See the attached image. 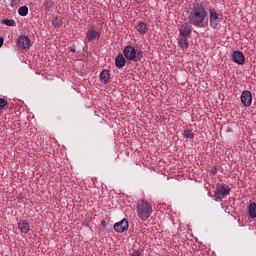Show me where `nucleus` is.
<instances>
[{"label": "nucleus", "instance_id": "2eb2a0df", "mask_svg": "<svg viewBox=\"0 0 256 256\" xmlns=\"http://www.w3.org/2000/svg\"><path fill=\"white\" fill-rule=\"evenodd\" d=\"M248 213L251 217V219L256 218V203H251L248 208Z\"/></svg>", "mask_w": 256, "mask_h": 256}, {"label": "nucleus", "instance_id": "393cba45", "mask_svg": "<svg viewBox=\"0 0 256 256\" xmlns=\"http://www.w3.org/2000/svg\"><path fill=\"white\" fill-rule=\"evenodd\" d=\"M131 256H141V252L139 250H133Z\"/></svg>", "mask_w": 256, "mask_h": 256}, {"label": "nucleus", "instance_id": "1a4fd4ad", "mask_svg": "<svg viewBox=\"0 0 256 256\" xmlns=\"http://www.w3.org/2000/svg\"><path fill=\"white\" fill-rule=\"evenodd\" d=\"M232 59L234 63H237V65H245V55H243V52L241 51H234Z\"/></svg>", "mask_w": 256, "mask_h": 256}, {"label": "nucleus", "instance_id": "423d86ee", "mask_svg": "<svg viewBox=\"0 0 256 256\" xmlns=\"http://www.w3.org/2000/svg\"><path fill=\"white\" fill-rule=\"evenodd\" d=\"M16 43L17 47H19L21 50L29 49V47H31V39H29V36L20 35Z\"/></svg>", "mask_w": 256, "mask_h": 256}, {"label": "nucleus", "instance_id": "b1692460", "mask_svg": "<svg viewBox=\"0 0 256 256\" xmlns=\"http://www.w3.org/2000/svg\"><path fill=\"white\" fill-rule=\"evenodd\" d=\"M210 173H211V175H217V167H212L211 169H210Z\"/></svg>", "mask_w": 256, "mask_h": 256}, {"label": "nucleus", "instance_id": "c756f323", "mask_svg": "<svg viewBox=\"0 0 256 256\" xmlns=\"http://www.w3.org/2000/svg\"><path fill=\"white\" fill-rule=\"evenodd\" d=\"M102 225H105V221H102Z\"/></svg>", "mask_w": 256, "mask_h": 256}, {"label": "nucleus", "instance_id": "dca6fc26", "mask_svg": "<svg viewBox=\"0 0 256 256\" xmlns=\"http://www.w3.org/2000/svg\"><path fill=\"white\" fill-rule=\"evenodd\" d=\"M28 14H29V7L21 6L18 9V15H20L21 17H27Z\"/></svg>", "mask_w": 256, "mask_h": 256}, {"label": "nucleus", "instance_id": "a211bd4d", "mask_svg": "<svg viewBox=\"0 0 256 256\" xmlns=\"http://www.w3.org/2000/svg\"><path fill=\"white\" fill-rule=\"evenodd\" d=\"M209 13H210V20H212V21L219 20V14L217 13V11L210 9Z\"/></svg>", "mask_w": 256, "mask_h": 256}, {"label": "nucleus", "instance_id": "c85d7f7f", "mask_svg": "<svg viewBox=\"0 0 256 256\" xmlns=\"http://www.w3.org/2000/svg\"><path fill=\"white\" fill-rule=\"evenodd\" d=\"M232 130H231V128H227V132L229 133V132H231Z\"/></svg>", "mask_w": 256, "mask_h": 256}, {"label": "nucleus", "instance_id": "5701e85b", "mask_svg": "<svg viewBox=\"0 0 256 256\" xmlns=\"http://www.w3.org/2000/svg\"><path fill=\"white\" fill-rule=\"evenodd\" d=\"M7 105V100L0 98V109H3Z\"/></svg>", "mask_w": 256, "mask_h": 256}, {"label": "nucleus", "instance_id": "ddd939ff", "mask_svg": "<svg viewBox=\"0 0 256 256\" xmlns=\"http://www.w3.org/2000/svg\"><path fill=\"white\" fill-rule=\"evenodd\" d=\"M137 31L140 32L141 35H145L147 31H149V27L147 26V23L145 22H139L136 26Z\"/></svg>", "mask_w": 256, "mask_h": 256}, {"label": "nucleus", "instance_id": "f8f14e48", "mask_svg": "<svg viewBox=\"0 0 256 256\" xmlns=\"http://www.w3.org/2000/svg\"><path fill=\"white\" fill-rule=\"evenodd\" d=\"M110 79L111 73L109 72V70L105 69L100 73V82L102 83V85H107Z\"/></svg>", "mask_w": 256, "mask_h": 256}, {"label": "nucleus", "instance_id": "20e7f679", "mask_svg": "<svg viewBox=\"0 0 256 256\" xmlns=\"http://www.w3.org/2000/svg\"><path fill=\"white\" fill-rule=\"evenodd\" d=\"M231 193V188L227 184H217L215 191V199H225Z\"/></svg>", "mask_w": 256, "mask_h": 256}, {"label": "nucleus", "instance_id": "6ab92c4d", "mask_svg": "<svg viewBox=\"0 0 256 256\" xmlns=\"http://www.w3.org/2000/svg\"><path fill=\"white\" fill-rule=\"evenodd\" d=\"M183 135L185 139H193V137H195V134L190 129H186Z\"/></svg>", "mask_w": 256, "mask_h": 256}, {"label": "nucleus", "instance_id": "4be33fe9", "mask_svg": "<svg viewBox=\"0 0 256 256\" xmlns=\"http://www.w3.org/2000/svg\"><path fill=\"white\" fill-rule=\"evenodd\" d=\"M220 21L219 20H210V27L212 29H217V27L219 26Z\"/></svg>", "mask_w": 256, "mask_h": 256}, {"label": "nucleus", "instance_id": "f257e3e1", "mask_svg": "<svg viewBox=\"0 0 256 256\" xmlns=\"http://www.w3.org/2000/svg\"><path fill=\"white\" fill-rule=\"evenodd\" d=\"M207 18V9L201 2H194L188 15V23L194 27H201V24Z\"/></svg>", "mask_w": 256, "mask_h": 256}, {"label": "nucleus", "instance_id": "cd10ccee", "mask_svg": "<svg viewBox=\"0 0 256 256\" xmlns=\"http://www.w3.org/2000/svg\"><path fill=\"white\" fill-rule=\"evenodd\" d=\"M70 51H71L72 53H75V49H74V48H71Z\"/></svg>", "mask_w": 256, "mask_h": 256}, {"label": "nucleus", "instance_id": "6e6552de", "mask_svg": "<svg viewBox=\"0 0 256 256\" xmlns=\"http://www.w3.org/2000/svg\"><path fill=\"white\" fill-rule=\"evenodd\" d=\"M127 229H129V222L125 218L114 224V230L117 233H125Z\"/></svg>", "mask_w": 256, "mask_h": 256}, {"label": "nucleus", "instance_id": "9d476101", "mask_svg": "<svg viewBox=\"0 0 256 256\" xmlns=\"http://www.w3.org/2000/svg\"><path fill=\"white\" fill-rule=\"evenodd\" d=\"M17 225L21 233L27 234L31 230V225L29 222H27V220L21 219L18 221Z\"/></svg>", "mask_w": 256, "mask_h": 256}, {"label": "nucleus", "instance_id": "39448f33", "mask_svg": "<svg viewBox=\"0 0 256 256\" xmlns=\"http://www.w3.org/2000/svg\"><path fill=\"white\" fill-rule=\"evenodd\" d=\"M240 101L244 107H251V103H253V94L251 91H243L240 96Z\"/></svg>", "mask_w": 256, "mask_h": 256}, {"label": "nucleus", "instance_id": "f03ea898", "mask_svg": "<svg viewBox=\"0 0 256 256\" xmlns=\"http://www.w3.org/2000/svg\"><path fill=\"white\" fill-rule=\"evenodd\" d=\"M136 213L141 221H147L153 213V208L150 207L149 202L145 200H139L137 202Z\"/></svg>", "mask_w": 256, "mask_h": 256}, {"label": "nucleus", "instance_id": "aec40b11", "mask_svg": "<svg viewBox=\"0 0 256 256\" xmlns=\"http://www.w3.org/2000/svg\"><path fill=\"white\" fill-rule=\"evenodd\" d=\"M44 7L46 11H53V3L49 0H45Z\"/></svg>", "mask_w": 256, "mask_h": 256}, {"label": "nucleus", "instance_id": "7ed1b4c3", "mask_svg": "<svg viewBox=\"0 0 256 256\" xmlns=\"http://www.w3.org/2000/svg\"><path fill=\"white\" fill-rule=\"evenodd\" d=\"M123 55L128 61H141L143 59V51L135 50V48L131 45L124 47Z\"/></svg>", "mask_w": 256, "mask_h": 256}, {"label": "nucleus", "instance_id": "412c9836", "mask_svg": "<svg viewBox=\"0 0 256 256\" xmlns=\"http://www.w3.org/2000/svg\"><path fill=\"white\" fill-rule=\"evenodd\" d=\"M3 24L7 25V27H13L15 25V20L11 19H4Z\"/></svg>", "mask_w": 256, "mask_h": 256}, {"label": "nucleus", "instance_id": "4468645a", "mask_svg": "<svg viewBox=\"0 0 256 256\" xmlns=\"http://www.w3.org/2000/svg\"><path fill=\"white\" fill-rule=\"evenodd\" d=\"M115 65L118 69H123V66L125 65V57L122 54L116 56Z\"/></svg>", "mask_w": 256, "mask_h": 256}, {"label": "nucleus", "instance_id": "bb28decb", "mask_svg": "<svg viewBox=\"0 0 256 256\" xmlns=\"http://www.w3.org/2000/svg\"><path fill=\"white\" fill-rule=\"evenodd\" d=\"M3 43H4L3 37H1L0 38V47H3Z\"/></svg>", "mask_w": 256, "mask_h": 256}, {"label": "nucleus", "instance_id": "9b49d317", "mask_svg": "<svg viewBox=\"0 0 256 256\" xmlns=\"http://www.w3.org/2000/svg\"><path fill=\"white\" fill-rule=\"evenodd\" d=\"M179 33L181 37H189L192 33L191 26L189 24H184L179 28Z\"/></svg>", "mask_w": 256, "mask_h": 256}, {"label": "nucleus", "instance_id": "f3484780", "mask_svg": "<svg viewBox=\"0 0 256 256\" xmlns=\"http://www.w3.org/2000/svg\"><path fill=\"white\" fill-rule=\"evenodd\" d=\"M178 43L182 49H188L189 48V40L185 38H181L178 40Z\"/></svg>", "mask_w": 256, "mask_h": 256}, {"label": "nucleus", "instance_id": "a878e982", "mask_svg": "<svg viewBox=\"0 0 256 256\" xmlns=\"http://www.w3.org/2000/svg\"><path fill=\"white\" fill-rule=\"evenodd\" d=\"M53 25L59 27V20L57 18L53 21Z\"/></svg>", "mask_w": 256, "mask_h": 256}, {"label": "nucleus", "instance_id": "0eeeda50", "mask_svg": "<svg viewBox=\"0 0 256 256\" xmlns=\"http://www.w3.org/2000/svg\"><path fill=\"white\" fill-rule=\"evenodd\" d=\"M101 39V32L90 29L86 32V41L87 43H92V41H99Z\"/></svg>", "mask_w": 256, "mask_h": 256}]
</instances>
